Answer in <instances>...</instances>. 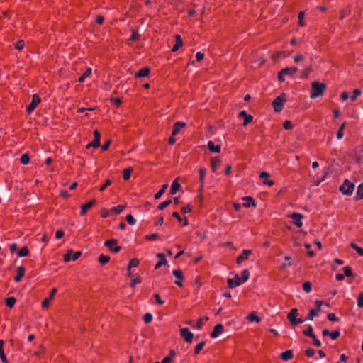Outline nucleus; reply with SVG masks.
<instances>
[{
  "label": "nucleus",
  "instance_id": "f257e3e1",
  "mask_svg": "<svg viewBox=\"0 0 363 363\" xmlns=\"http://www.w3.org/2000/svg\"><path fill=\"white\" fill-rule=\"evenodd\" d=\"M327 88L326 84L323 82H319L314 81L311 83V90L310 93V97L311 99H315L317 97L322 96Z\"/></svg>",
  "mask_w": 363,
  "mask_h": 363
},
{
  "label": "nucleus",
  "instance_id": "f03ea898",
  "mask_svg": "<svg viewBox=\"0 0 363 363\" xmlns=\"http://www.w3.org/2000/svg\"><path fill=\"white\" fill-rule=\"evenodd\" d=\"M286 101V94L281 93V95L276 97L272 101V106L276 112H280L284 108V103Z\"/></svg>",
  "mask_w": 363,
  "mask_h": 363
},
{
  "label": "nucleus",
  "instance_id": "7ed1b4c3",
  "mask_svg": "<svg viewBox=\"0 0 363 363\" xmlns=\"http://www.w3.org/2000/svg\"><path fill=\"white\" fill-rule=\"evenodd\" d=\"M354 189V184L348 179H345L343 184L340 186L339 190L343 194L350 196Z\"/></svg>",
  "mask_w": 363,
  "mask_h": 363
},
{
  "label": "nucleus",
  "instance_id": "20e7f679",
  "mask_svg": "<svg viewBox=\"0 0 363 363\" xmlns=\"http://www.w3.org/2000/svg\"><path fill=\"white\" fill-rule=\"evenodd\" d=\"M104 245L112 252L117 253L121 250V247L118 245V241L116 239L106 240L104 242Z\"/></svg>",
  "mask_w": 363,
  "mask_h": 363
},
{
  "label": "nucleus",
  "instance_id": "39448f33",
  "mask_svg": "<svg viewBox=\"0 0 363 363\" xmlns=\"http://www.w3.org/2000/svg\"><path fill=\"white\" fill-rule=\"evenodd\" d=\"M206 169L204 167H201L199 169V182H200V186L198 190V197L200 199L201 201H202V192L203 191V186H204V179L206 175Z\"/></svg>",
  "mask_w": 363,
  "mask_h": 363
},
{
  "label": "nucleus",
  "instance_id": "423d86ee",
  "mask_svg": "<svg viewBox=\"0 0 363 363\" xmlns=\"http://www.w3.org/2000/svg\"><path fill=\"white\" fill-rule=\"evenodd\" d=\"M41 99L40 96L35 94L33 96L32 101L31 103L26 107V111L28 113H30L32 111H33L36 107L38 106V104L40 103Z\"/></svg>",
  "mask_w": 363,
  "mask_h": 363
},
{
  "label": "nucleus",
  "instance_id": "0eeeda50",
  "mask_svg": "<svg viewBox=\"0 0 363 363\" xmlns=\"http://www.w3.org/2000/svg\"><path fill=\"white\" fill-rule=\"evenodd\" d=\"M180 335L188 343H191L193 341V333L187 328L180 329Z\"/></svg>",
  "mask_w": 363,
  "mask_h": 363
},
{
  "label": "nucleus",
  "instance_id": "6e6552de",
  "mask_svg": "<svg viewBox=\"0 0 363 363\" xmlns=\"http://www.w3.org/2000/svg\"><path fill=\"white\" fill-rule=\"evenodd\" d=\"M96 203V200L93 199L85 203L81 206L80 214L82 216L85 215L88 210L91 209L94 205Z\"/></svg>",
  "mask_w": 363,
  "mask_h": 363
},
{
  "label": "nucleus",
  "instance_id": "1a4fd4ad",
  "mask_svg": "<svg viewBox=\"0 0 363 363\" xmlns=\"http://www.w3.org/2000/svg\"><path fill=\"white\" fill-rule=\"evenodd\" d=\"M252 254L251 250H243L242 254L237 257L236 263L240 264L243 261L247 260L248 259L249 255Z\"/></svg>",
  "mask_w": 363,
  "mask_h": 363
},
{
  "label": "nucleus",
  "instance_id": "9d476101",
  "mask_svg": "<svg viewBox=\"0 0 363 363\" xmlns=\"http://www.w3.org/2000/svg\"><path fill=\"white\" fill-rule=\"evenodd\" d=\"M227 282L228 287L230 289L240 286L242 284L241 279L239 277L238 274H235L234 279H228Z\"/></svg>",
  "mask_w": 363,
  "mask_h": 363
},
{
  "label": "nucleus",
  "instance_id": "9b49d317",
  "mask_svg": "<svg viewBox=\"0 0 363 363\" xmlns=\"http://www.w3.org/2000/svg\"><path fill=\"white\" fill-rule=\"evenodd\" d=\"M172 274L178 280L175 281V284L178 286L182 287L183 286L182 281H184L183 273L180 269L173 270Z\"/></svg>",
  "mask_w": 363,
  "mask_h": 363
},
{
  "label": "nucleus",
  "instance_id": "f8f14e48",
  "mask_svg": "<svg viewBox=\"0 0 363 363\" xmlns=\"http://www.w3.org/2000/svg\"><path fill=\"white\" fill-rule=\"evenodd\" d=\"M57 289L56 288H53L51 291H50V296L48 298H46L45 299H44L42 302V307L44 308H48L49 307V305H50V302L51 300L53 299L55 294L57 293Z\"/></svg>",
  "mask_w": 363,
  "mask_h": 363
},
{
  "label": "nucleus",
  "instance_id": "ddd939ff",
  "mask_svg": "<svg viewBox=\"0 0 363 363\" xmlns=\"http://www.w3.org/2000/svg\"><path fill=\"white\" fill-rule=\"evenodd\" d=\"M223 331V325L221 323H218L214 326L213 331L211 333V337L213 338H216Z\"/></svg>",
  "mask_w": 363,
  "mask_h": 363
},
{
  "label": "nucleus",
  "instance_id": "4468645a",
  "mask_svg": "<svg viewBox=\"0 0 363 363\" xmlns=\"http://www.w3.org/2000/svg\"><path fill=\"white\" fill-rule=\"evenodd\" d=\"M239 117H243L244 118V122L243 125L246 126L247 124L251 123L253 120L252 116L247 114L245 111H242L239 113L238 115Z\"/></svg>",
  "mask_w": 363,
  "mask_h": 363
},
{
  "label": "nucleus",
  "instance_id": "2eb2a0df",
  "mask_svg": "<svg viewBox=\"0 0 363 363\" xmlns=\"http://www.w3.org/2000/svg\"><path fill=\"white\" fill-rule=\"evenodd\" d=\"M186 123L184 122H176L175 123H174L173 125V129H172V135L173 136H175L177 135L179 131L181 130V129L182 128H184L186 127Z\"/></svg>",
  "mask_w": 363,
  "mask_h": 363
},
{
  "label": "nucleus",
  "instance_id": "dca6fc26",
  "mask_svg": "<svg viewBox=\"0 0 363 363\" xmlns=\"http://www.w3.org/2000/svg\"><path fill=\"white\" fill-rule=\"evenodd\" d=\"M150 68L149 67H145L141 69H140L137 73L135 74V78H141L144 77H147L150 74Z\"/></svg>",
  "mask_w": 363,
  "mask_h": 363
},
{
  "label": "nucleus",
  "instance_id": "f3484780",
  "mask_svg": "<svg viewBox=\"0 0 363 363\" xmlns=\"http://www.w3.org/2000/svg\"><path fill=\"white\" fill-rule=\"evenodd\" d=\"M291 217L294 220V223L297 227H301L302 226L303 223H302L301 220L303 218V215H301V214H300L298 213H292Z\"/></svg>",
  "mask_w": 363,
  "mask_h": 363
},
{
  "label": "nucleus",
  "instance_id": "a211bd4d",
  "mask_svg": "<svg viewBox=\"0 0 363 363\" xmlns=\"http://www.w3.org/2000/svg\"><path fill=\"white\" fill-rule=\"evenodd\" d=\"M25 268L23 266L18 267L16 269L17 274L14 277L16 282H19L25 274Z\"/></svg>",
  "mask_w": 363,
  "mask_h": 363
},
{
  "label": "nucleus",
  "instance_id": "6ab92c4d",
  "mask_svg": "<svg viewBox=\"0 0 363 363\" xmlns=\"http://www.w3.org/2000/svg\"><path fill=\"white\" fill-rule=\"evenodd\" d=\"M183 45L182 38L181 35H177L175 36V44L172 48V52L177 51Z\"/></svg>",
  "mask_w": 363,
  "mask_h": 363
},
{
  "label": "nucleus",
  "instance_id": "aec40b11",
  "mask_svg": "<svg viewBox=\"0 0 363 363\" xmlns=\"http://www.w3.org/2000/svg\"><path fill=\"white\" fill-rule=\"evenodd\" d=\"M157 257L160 259V261L155 266V269H159L162 265H165L167 264V261L166 260L165 256L163 253H157Z\"/></svg>",
  "mask_w": 363,
  "mask_h": 363
},
{
  "label": "nucleus",
  "instance_id": "412c9836",
  "mask_svg": "<svg viewBox=\"0 0 363 363\" xmlns=\"http://www.w3.org/2000/svg\"><path fill=\"white\" fill-rule=\"evenodd\" d=\"M298 315V311L297 308H292L287 315V318L291 323V325L294 323L296 317Z\"/></svg>",
  "mask_w": 363,
  "mask_h": 363
},
{
  "label": "nucleus",
  "instance_id": "4be33fe9",
  "mask_svg": "<svg viewBox=\"0 0 363 363\" xmlns=\"http://www.w3.org/2000/svg\"><path fill=\"white\" fill-rule=\"evenodd\" d=\"M298 315V311L297 308H292L287 315V318L291 323V325L294 323L296 317Z\"/></svg>",
  "mask_w": 363,
  "mask_h": 363
},
{
  "label": "nucleus",
  "instance_id": "5701e85b",
  "mask_svg": "<svg viewBox=\"0 0 363 363\" xmlns=\"http://www.w3.org/2000/svg\"><path fill=\"white\" fill-rule=\"evenodd\" d=\"M221 164V160L218 157H214L211 160V171L213 172H215L216 170V168L220 166Z\"/></svg>",
  "mask_w": 363,
  "mask_h": 363
},
{
  "label": "nucleus",
  "instance_id": "b1692460",
  "mask_svg": "<svg viewBox=\"0 0 363 363\" xmlns=\"http://www.w3.org/2000/svg\"><path fill=\"white\" fill-rule=\"evenodd\" d=\"M297 71L298 68L296 67H286L281 69V74H284V75L293 76Z\"/></svg>",
  "mask_w": 363,
  "mask_h": 363
},
{
  "label": "nucleus",
  "instance_id": "393cba45",
  "mask_svg": "<svg viewBox=\"0 0 363 363\" xmlns=\"http://www.w3.org/2000/svg\"><path fill=\"white\" fill-rule=\"evenodd\" d=\"M181 188V185L177 179H176L171 186L170 194L174 195Z\"/></svg>",
  "mask_w": 363,
  "mask_h": 363
},
{
  "label": "nucleus",
  "instance_id": "a878e982",
  "mask_svg": "<svg viewBox=\"0 0 363 363\" xmlns=\"http://www.w3.org/2000/svg\"><path fill=\"white\" fill-rule=\"evenodd\" d=\"M139 264V259L138 258H133L130 260L127 270L128 272V275L131 276L130 269L132 267H136Z\"/></svg>",
  "mask_w": 363,
  "mask_h": 363
},
{
  "label": "nucleus",
  "instance_id": "bb28decb",
  "mask_svg": "<svg viewBox=\"0 0 363 363\" xmlns=\"http://www.w3.org/2000/svg\"><path fill=\"white\" fill-rule=\"evenodd\" d=\"M280 356L282 360L287 361L293 358V352L291 350H288L283 352Z\"/></svg>",
  "mask_w": 363,
  "mask_h": 363
},
{
  "label": "nucleus",
  "instance_id": "cd10ccee",
  "mask_svg": "<svg viewBox=\"0 0 363 363\" xmlns=\"http://www.w3.org/2000/svg\"><path fill=\"white\" fill-rule=\"evenodd\" d=\"M243 200L245 201V203H243L242 206L245 208H248L252 204L253 206H256V203H255V200L251 196H246L243 198Z\"/></svg>",
  "mask_w": 363,
  "mask_h": 363
},
{
  "label": "nucleus",
  "instance_id": "c85d7f7f",
  "mask_svg": "<svg viewBox=\"0 0 363 363\" xmlns=\"http://www.w3.org/2000/svg\"><path fill=\"white\" fill-rule=\"evenodd\" d=\"M172 216H173L174 218H177V220H178L179 222H182V220H184V223H183V224H182L184 226H186V225H189V222H188L187 218H186V217H185V218L183 219V218L180 216V215H179V213L178 212H177V211L173 212V213H172Z\"/></svg>",
  "mask_w": 363,
  "mask_h": 363
},
{
  "label": "nucleus",
  "instance_id": "c756f323",
  "mask_svg": "<svg viewBox=\"0 0 363 363\" xmlns=\"http://www.w3.org/2000/svg\"><path fill=\"white\" fill-rule=\"evenodd\" d=\"M208 147L210 151L218 152L219 153L220 152V145H215L213 141H209L208 143Z\"/></svg>",
  "mask_w": 363,
  "mask_h": 363
},
{
  "label": "nucleus",
  "instance_id": "7c9ffc66",
  "mask_svg": "<svg viewBox=\"0 0 363 363\" xmlns=\"http://www.w3.org/2000/svg\"><path fill=\"white\" fill-rule=\"evenodd\" d=\"M133 168L132 167H128L123 169V178L124 180L128 181L130 178V174L133 172Z\"/></svg>",
  "mask_w": 363,
  "mask_h": 363
},
{
  "label": "nucleus",
  "instance_id": "2f4dec72",
  "mask_svg": "<svg viewBox=\"0 0 363 363\" xmlns=\"http://www.w3.org/2000/svg\"><path fill=\"white\" fill-rule=\"evenodd\" d=\"M363 199V182L357 186V194L355 196L356 200H360Z\"/></svg>",
  "mask_w": 363,
  "mask_h": 363
},
{
  "label": "nucleus",
  "instance_id": "473e14b6",
  "mask_svg": "<svg viewBox=\"0 0 363 363\" xmlns=\"http://www.w3.org/2000/svg\"><path fill=\"white\" fill-rule=\"evenodd\" d=\"M125 207L126 206L124 205H118L116 207L111 208L110 211L118 215L120 214L125 208Z\"/></svg>",
  "mask_w": 363,
  "mask_h": 363
},
{
  "label": "nucleus",
  "instance_id": "72a5a7b5",
  "mask_svg": "<svg viewBox=\"0 0 363 363\" xmlns=\"http://www.w3.org/2000/svg\"><path fill=\"white\" fill-rule=\"evenodd\" d=\"M247 319L252 322V321H256L257 323H259L261 321V318H259L255 312H252L251 313H250L247 317Z\"/></svg>",
  "mask_w": 363,
  "mask_h": 363
},
{
  "label": "nucleus",
  "instance_id": "f704fd0d",
  "mask_svg": "<svg viewBox=\"0 0 363 363\" xmlns=\"http://www.w3.org/2000/svg\"><path fill=\"white\" fill-rule=\"evenodd\" d=\"M168 187V184H164L162 186V188L161 189L155 194V199H159L162 196V194L164 193L165 190L167 189Z\"/></svg>",
  "mask_w": 363,
  "mask_h": 363
},
{
  "label": "nucleus",
  "instance_id": "c9c22d12",
  "mask_svg": "<svg viewBox=\"0 0 363 363\" xmlns=\"http://www.w3.org/2000/svg\"><path fill=\"white\" fill-rule=\"evenodd\" d=\"M16 299L13 296L7 298L5 300L6 305L9 308H13L16 303Z\"/></svg>",
  "mask_w": 363,
  "mask_h": 363
},
{
  "label": "nucleus",
  "instance_id": "e433bc0d",
  "mask_svg": "<svg viewBox=\"0 0 363 363\" xmlns=\"http://www.w3.org/2000/svg\"><path fill=\"white\" fill-rule=\"evenodd\" d=\"M110 261V257L107 255L101 254L99 257V262L101 265H104Z\"/></svg>",
  "mask_w": 363,
  "mask_h": 363
},
{
  "label": "nucleus",
  "instance_id": "4c0bfd02",
  "mask_svg": "<svg viewBox=\"0 0 363 363\" xmlns=\"http://www.w3.org/2000/svg\"><path fill=\"white\" fill-rule=\"evenodd\" d=\"M303 334L305 335V336H307V337H313V336H315V335L313 333V327L311 325H309L307 328V330H305L303 331Z\"/></svg>",
  "mask_w": 363,
  "mask_h": 363
},
{
  "label": "nucleus",
  "instance_id": "58836bf2",
  "mask_svg": "<svg viewBox=\"0 0 363 363\" xmlns=\"http://www.w3.org/2000/svg\"><path fill=\"white\" fill-rule=\"evenodd\" d=\"M350 246L355 250L357 251V252L360 255V256H363V248L359 247L356 243L354 242H351Z\"/></svg>",
  "mask_w": 363,
  "mask_h": 363
},
{
  "label": "nucleus",
  "instance_id": "ea45409f",
  "mask_svg": "<svg viewBox=\"0 0 363 363\" xmlns=\"http://www.w3.org/2000/svg\"><path fill=\"white\" fill-rule=\"evenodd\" d=\"M172 203V200L171 199H168L165 201H163L162 203H160L158 206H157V208L160 211L164 209L165 208H167V206H169L170 204Z\"/></svg>",
  "mask_w": 363,
  "mask_h": 363
},
{
  "label": "nucleus",
  "instance_id": "a19ab883",
  "mask_svg": "<svg viewBox=\"0 0 363 363\" xmlns=\"http://www.w3.org/2000/svg\"><path fill=\"white\" fill-rule=\"evenodd\" d=\"M344 275L346 277H354V275L352 273V268L349 266H346L343 268Z\"/></svg>",
  "mask_w": 363,
  "mask_h": 363
},
{
  "label": "nucleus",
  "instance_id": "79ce46f5",
  "mask_svg": "<svg viewBox=\"0 0 363 363\" xmlns=\"http://www.w3.org/2000/svg\"><path fill=\"white\" fill-rule=\"evenodd\" d=\"M29 253V250L26 246L22 247L20 250L18 252V255L19 257H25L27 256Z\"/></svg>",
  "mask_w": 363,
  "mask_h": 363
},
{
  "label": "nucleus",
  "instance_id": "37998d69",
  "mask_svg": "<svg viewBox=\"0 0 363 363\" xmlns=\"http://www.w3.org/2000/svg\"><path fill=\"white\" fill-rule=\"evenodd\" d=\"M249 277H250V272H249L248 269H244L242 272V277L240 278L242 283L247 281L249 279Z\"/></svg>",
  "mask_w": 363,
  "mask_h": 363
},
{
  "label": "nucleus",
  "instance_id": "c03bdc74",
  "mask_svg": "<svg viewBox=\"0 0 363 363\" xmlns=\"http://www.w3.org/2000/svg\"><path fill=\"white\" fill-rule=\"evenodd\" d=\"M73 253V251L72 250H67V252L63 256V260L65 262H68L72 259V255Z\"/></svg>",
  "mask_w": 363,
  "mask_h": 363
},
{
  "label": "nucleus",
  "instance_id": "a18cd8bd",
  "mask_svg": "<svg viewBox=\"0 0 363 363\" xmlns=\"http://www.w3.org/2000/svg\"><path fill=\"white\" fill-rule=\"evenodd\" d=\"M311 289H312V284L310 281H305L303 284V289L306 292V293H309L311 292Z\"/></svg>",
  "mask_w": 363,
  "mask_h": 363
},
{
  "label": "nucleus",
  "instance_id": "49530a36",
  "mask_svg": "<svg viewBox=\"0 0 363 363\" xmlns=\"http://www.w3.org/2000/svg\"><path fill=\"white\" fill-rule=\"evenodd\" d=\"M362 94V91L359 89H356L353 91L352 95L350 96L351 101H354L356 100L357 97Z\"/></svg>",
  "mask_w": 363,
  "mask_h": 363
},
{
  "label": "nucleus",
  "instance_id": "de8ad7c7",
  "mask_svg": "<svg viewBox=\"0 0 363 363\" xmlns=\"http://www.w3.org/2000/svg\"><path fill=\"white\" fill-rule=\"evenodd\" d=\"M204 345H205L204 341H202V342H199V344H197L194 349V353L196 354H198L199 353V352L203 348Z\"/></svg>",
  "mask_w": 363,
  "mask_h": 363
},
{
  "label": "nucleus",
  "instance_id": "09e8293b",
  "mask_svg": "<svg viewBox=\"0 0 363 363\" xmlns=\"http://www.w3.org/2000/svg\"><path fill=\"white\" fill-rule=\"evenodd\" d=\"M312 71L311 67L308 66L301 73V78H307L309 75L310 72Z\"/></svg>",
  "mask_w": 363,
  "mask_h": 363
},
{
  "label": "nucleus",
  "instance_id": "8fccbe9b",
  "mask_svg": "<svg viewBox=\"0 0 363 363\" xmlns=\"http://www.w3.org/2000/svg\"><path fill=\"white\" fill-rule=\"evenodd\" d=\"M142 281L141 279L138 276H135L130 281V286L134 288L136 284H139Z\"/></svg>",
  "mask_w": 363,
  "mask_h": 363
},
{
  "label": "nucleus",
  "instance_id": "3c124183",
  "mask_svg": "<svg viewBox=\"0 0 363 363\" xmlns=\"http://www.w3.org/2000/svg\"><path fill=\"white\" fill-rule=\"evenodd\" d=\"M139 38H140L139 33H138L137 30H133L132 31V34H131L129 40H132V41H136V40H139Z\"/></svg>",
  "mask_w": 363,
  "mask_h": 363
},
{
  "label": "nucleus",
  "instance_id": "603ef678",
  "mask_svg": "<svg viewBox=\"0 0 363 363\" xmlns=\"http://www.w3.org/2000/svg\"><path fill=\"white\" fill-rule=\"evenodd\" d=\"M20 160H21V162L23 164H27L29 162L30 157H29V155L28 154H23V155H21Z\"/></svg>",
  "mask_w": 363,
  "mask_h": 363
},
{
  "label": "nucleus",
  "instance_id": "864d4df0",
  "mask_svg": "<svg viewBox=\"0 0 363 363\" xmlns=\"http://www.w3.org/2000/svg\"><path fill=\"white\" fill-rule=\"evenodd\" d=\"M304 12L303 11H300L298 13V24L301 26H305V23L303 21V18H304Z\"/></svg>",
  "mask_w": 363,
  "mask_h": 363
},
{
  "label": "nucleus",
  "instance_id": "5fc2aeb1",
  "mask_svg": "<svg viewBox=\"0 0 363 363\" xmlns=\"http://www.w3.org/2000/svg\"><path fill=\"white\" fill-rule=\"evenodd\" d=\"M143 321L145 323H149L152 321V314L150 313H145L143 317Z\"/></svg>",
  "mask_w": 363,
  "mask_h": 363
},
{
  "label": "nucleus",
  "instance_id": "6e6d98bb",
  "mask_svg": "<svg viewBox=\"0 0 363 363\" xmlns=\"http://www.w3.org/2000/svg\"><path fill=\"white\" fill-rule=\"evenodd\" d=\"M283 127L286 130H291L293 128V125L290 121L286 120L283 123Z\"/></svg>",
  "mask_w": 363,
  "mask_h": 363
},
{
  "label": "nucleus",
  "instance_id": "4d7b16f0",
  "mask_svg": "<svg viewBox=\"0 0 363 363\" xmlns=\"http://www.w3.org/2000/svg\"><path fill=\"white\" fill-rule=\"evenodd\" d=\"M111 184H112V182L110 179H106L105 183L99 188V191H104Z\"/></svg>",
  "mask_w": 363,
  "mask_h": 363
},
{
  "label": "nucleus",
  "instance_id": "13d9d810",
  "mask_svg": "<svg viewBox=\"0 0 363 363\" xmlns=\"http://www.w3.org/2000/svg\"><path fill=\"white\" fill-rule=\"evenodd\" d=\"M357 306L359 308H363V291L359 294L357 298Z\"/></svg>",
  "mask_w": 363,
  "mask_h": 363
},
{
  "label": "nucleus",
  "instance_id": "bf43d9fd",
  "mask_svg": "<svg viewBox=\"0 0 363 363\" xmlns=\"http://www.w3.org/2000/svg\"><path fill=\"white\" fill-rule=\"evenodd\" d=\"M192 211V208L191 205L188 204L186 206L182 207L181 208V213L185 214L186 213H190Z\"/></svg>",
  "mask_w": 363,
  "mask_h": 363
},
{
  "label": "nucleus",
  "instance_id": "052dcab7",
  "mask_svg": "<svg viewBox=\"0 0 363 363\" xmlns=\"http://www.w3.org/2000/svg\"><path fill=\"white\" fill-rule=\"evenodd\" d=\"M110 210H108L106 208H101V211H100V215L102 218H106L109 216V213H110Z\"/></svg>",
  "mask_w": 363,
  "mask_h": 363
},
{
  "label": "nucleus",
  "instance_id": "680f3d73",
  "mask_svg": "<svg viewBox=\"0 0 363 363\" xmlns=\"http://www.w3.org/2000/svg\"><path fill=\"white\" fill-rule=\"evenodd\" d=\"M340 335V333L338 330H334L332 332H330V336L333 340H336L337 337H339Z\"/></svg>",
  "mask_w": 363,
  "mask_h": 363
},
{
  "label": "nucleus",
  "instance_id": "e2e57ef3",
  "mask_svg": "<svg viewBox=\"0 0 363 363\" xmlns=\"http://www.w3.org/2000/svg\"><path fill=\"white\" fill-rule=\"evenodd\" d=\"M158 235L156 233H152L150 235H145V240H155L158 238Z\"/></svg>",
  "mask_w": 363,
  "mask_h": 363
},
{
  "label": "nucleus",
  "instance_id": "0e129e2a",
  "mask_svg": "<svg viewBox=\"0 0 363 363\" xmlns=\"http://www.w3.org/2000/svg\"><path fill=\"white\" fill-rule=\"evenodd\" d=\"M126 220H127V222H128L130 225H134V224L135 223V218H133V216L132 215H130V214L127 215V216H126Z\"/></svg>",
  "mask_w": 363,
  "mask_h": 363
},
{
  "label": "nucleus",
  "instance_id": "69168bd1",
  "mask_svg": "<svg viewBox=\"0 0 363 363\" xmlns=\"http://www.w3.org/2000/svg\"><path fill=\"white\" fill-rule=\"evenodd\" d=\"M323 301H319V300H316L315 301V307H316V309H315L318 313L321 311V306L323 305Z\"/></svg>",
  "mask_w": 363,
  "mask_h": 363
},
{
  "label": "nucleus",
  "instance_id": "338daca9",
  "mask_svg": "<svg viewBox=\"0 0 363 363\" xmlns=\"http://www.w3.org/2000/svg\"><path fill=\"white\" fill-rule=\"evenodd\" d=\"M305 354L306 356H308V357H312L314 354H315V351L312 348H307L306 350H305Z\"/></svg>",
  "mask_w": 363,
  "mask_h": 363
},
{
  "label": "nucleus",
  "instance_id": "774afa93",
  "mask_svg": "<svg viewBox=\"0 0 363 363\" xmlns=\"http://www.w3.org/2000/svg\"><path fill=\"white\" fill-rule=\"evenodd\" d=\"M82 255V252L81 251H77V252H75L74 253H72V259L73 261H75L77 259H78Z\"/></svg>",
  "mask_w": 363,
  "mask_h": 363
}]
</instances>
